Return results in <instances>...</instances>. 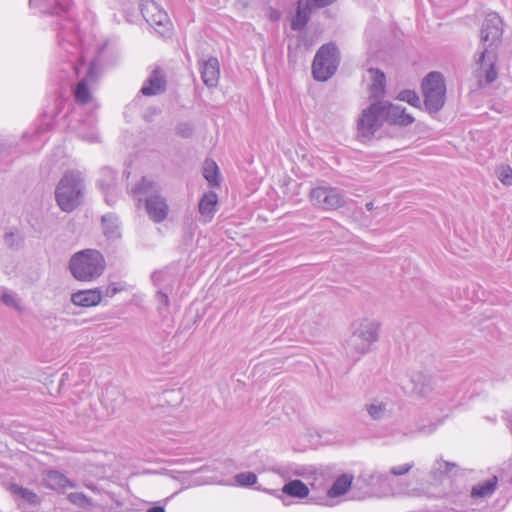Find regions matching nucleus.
<instances>
[{
	"label": "nucleus",
	"mask_w": 512,
	"mask_h": 512,
	"mask_svg": "<svg viewBox=\"0 0 512 512\" xmlns=\"http://www.w3.org/2000/svg\"><path fill=\"white\" fill-rule=\"evenodd\" d=\"M381 323L370 317L356 319L351 325V335L345 342V349L352 357H361L369 353L379 340Z\"/></svg>",
	"instance_id": "1"
},
{
	"label": "nucleus",
	"mask_w": 512,
	"mask_h": 512,
	"mask_svg": "<svg viewBox=\"0 0 512 512\" xmlns=\"http://www.w3.org/2000/svg\"><path fill=\"white\" fill-rule=\"evenodd\" d=\"M105 259L94 249H86L75 253L69 261L72 276L81 282H92L99 278L105 270Z\"/></svg>",
	"instance_id": "2"
},
{
	"label": "nucleus",
	"mask_w": 512,
	"mask_h": 512,
	"mask_svg": "<svg viewBox=\"0 0 512 512\" xmlns=\"http://www.w3.org/2000/svg\"><path fill=\"white\" fill-rule=\"evenodd\" d=\"M83 187V178L79 172H68L61 178L55 196L62 211L70 212L80 204Z\"/></svg>",
	"instance_id": "3"
},
{
	"label": "nucleus",
	"mask_w": 512,
	"mask_h": 512,
	"mask_svg": "<svg viewBox=\"0 0 512 512\" xmlns=\"http://www.w3.org/2000/svg\"><path fill=\"white\" fill-rule=\"evenodd\" d=\"M421 87L427 111L436 113L441 110L446 100L444 76L438 71L430 72L423 78Z\"/></svg>",
	"instance_id": "4"
},
{
	"label": "nucleus",
	"mask_w": 512,
	"mask_h": 512,
	"mask_svg": "<svg viewBox=\"0 0 512 512\" xmlns=\"http://www.w3.org/2000/svg\"><path fill=\"white\" fill-rule=\"evenodd\" d=\"M135 194H147L145 199L146 211L150 219L156 223L164 221L168 215L166 199L157 193V185L151 179L143 177L134 190Z\"/></svg>",
	"instance_id": "5"
},
{
	"label": "nucleus",
	"mask_w": 512,
	"mask_h": 512,
	"mask_svg": "<svg viewBox=\"0 0 512 512\" xmlns=\"http://www.w3.org/2000/svg\"><path fill=\"white\" fill-rule=\"evenodd\" d=\"M339 64L337 47L330 43L323 45L316 53L312 64V73L316 80L326 81L336 71Z\"/></svg>",
	"instance_id": "6"
},
{
	"label": "nucleus",
	"mask_w": 512,
	"mask_h": 512,
	"mask_svg": "<svg viewBox=\"0 0 512 512\" xmlns=\"http://www.w3.org/2000/svg\"><path fill=\"white\" fill-rule=\"evenodd\" d=\"M382 102H375L362 110L357 120V136L362 141L371 137L382 127L384 123Z\"/></svg>",
	"instance_id": "7"
},
{
	"label": "nucleus",
	"mask_w": 512,
	"mask_h": 512,
	"mask_svg": "<svg viewBox=\"0 0 512 512\" xmlns=\"http://www.w3.org/2000/svg\"><path fill=\"white\" fill-rule=\"evenodd\" d=\"M312 205L324 211H332L346 205V196L335 187L317 186L309 194Z\"/></svg>",
	"instance_id": "8"
},
{
	"label": "nucleus",
	"mask_w": 512,
	"mask_h": 512,
	"mask_svg": "<svg viewBox=\"0 0 512 512\" xmlns=\"http://www.w3.org/2000/svg\"><path fill=\"white\" fill-rule=\"evenodd\" d=\"M474 73L481 81L492 83L498 76V57L495 47H482L475 54Z\"/></svg>",
	"instance_id": "9"
},
{
	"label": "nucleus",
	"mask_w": 512,
	"mask_h": 512,
	"mask_svg": "<svg viewBox=\"0 0 512 512\" xmlns=\"http://www.w3.org/2000/svg\"><path fill=\"white\" fill-rule=\"evenodd\" d=\"M99 75V65L96 61L90 62L86 69L85 76L78 82L74 89L75 100L80 104L94 102L92 89L96 84Z\"/></svg>",
	"instance_id": "10"
},
{
	"label": "nucleus",
	"mask_w": 512,
	"mask_h": 512,
	"mask_svg": "<svg viewBox=\"0 0 512 512\" xmlns=\"http://www.w3.org/2000/svg\"><path fill=\"white\" fill-rule=\"evenodd\" d=\"M142 14L146 21L162 36L171 30V22L167 13L153 2H147L142 7Z\"/></svg>",
	"instance_id": "11"
},
{
	"label": "nucleus",
	"mask_w": 512,
	"mask_h": 512,
	"mask_svg": "<svg viewBox=\"0 0 512 512\" xmlns=\"http://www.w3.org/2000/svg\"><path fill=\"white\" fill-rule=\"evenodd\" d=\"M503 33L502 20L496 13H489L486 15L481 32V46L482 47H495L497 49V42L500 40Z\"/></svg>",
	"instance_id": "12"
},
{
	"label": "nucleus",
	"mask_w": 512,
	"mask_h": 512,
	"mask_svg": "<svg viewBox=\"0 0 512 512\" xmlns=\"http://www.w3.org/2000/svg\"><path fill=\"white\" fill-rule=\"evenodd\" d=\"M381 102L385 122L399 126H408L414 122V117L407 113L404 107L386 101Z\"/></svg>",
	"instance_id": "13"
},
{
	"label": "nucleus",
	"mask_w": 512,
	"mask_h": 512,
	"mask_svg": "<svg viewBox=\"0 0 512 512\" xmlns=\"http://www.w3.org/2000/svg\"><path fill=\"white\" fill-rule=\"evenodd\" d=\"M363 82L366 85L371 98L382 97L385 92V74L375 68H368L363 74Z\"/></svg>",
	"instance_id": "14"
},
{
	"label": "nucleus",
	"mask_w": 512,
	"mask_h": 512,
	"mask_svg": "<svg viewBox=\"0 0 512 512\" xmlns=\"http://www.w3.org/2000/svg\"><path fill=\"white\" fill-rule=\"evenodd\" d=\"M103 298L100 289L80 290L71 295V301L74 305L80 307L97 306Z\"/></svg>",
	"instance_id": "15"
},
{
	"label": "nucleus",
	"mask_w": 512,
	"mask_h": 512,
	"mask_svg": "<svg viewBox=\"0 0 512 512\" xmlns=\"http://www.w3.org/2000/svg\"><path fill=\"white\" fill-rule=\"evenodd\" d=\"M201 78L208 87H216L220 78L219 62L216 58L210 57L201 65Z\"/></svg>",
	"instance_id": "16"
},
{
	"label": "nucleus",
	"mask_w": 512,
	"mask_h": 512,
	"mask_svg": "<svg viewBox=\"0 0 512 512\" xmlns=\"http://www.w3.org/2000/svg\"><path fill=\"white\" fill-rule=\"evenodd\" d=\"M365 407L368 415L374 420L386 419L392 412V404L386 399L374 398Z\"/></svg>",
	"instance_id": "17"
},
{
	"label": "nucleus",
	"mask_w": 512,
	"mask_h": 512,
	"mask_svg": "<svg viewBox=\"0 0 512 512\" xmlns=\"http://www.w3.org/2000/svg\"><path fill=\"white\" fill-rule=\"evenodd\" d=\"M218 196L215 192L210 191L203 195L199 202V212L205 222L212 219L217 209Z\"/></svg>",
	"instance_id": "18"
},
{
	"label": "nucleus",
	"mask_w": 512,
	"mask_h": 512,
	"mask_svg": "<svg viewBox=\"0 0 512 512\" xmlns=\"http://www.w3.org/2000/svg\"><path fill=\"white\" fill-rule=\"evenodd\" d=\"M164 88V76L159 70H155L150 75L148 80L143 84L141 92L146 96H152L161 93Z\"/></svg>",
	"instance_id": "19"
},
{
	"label": "nucleus",
	"mask_w": 512,
	"mask_h": 512,
	"mask_svg": "<svg viewBox=\"0 0 512 512\" xmlns=\"http://www.w3.org/2000/svg\"><path fill=\"white\" fill-rule=\"evenodd\" d=\"M102 228L103 233L108 240L114 241L121 237L119 220L113 214H107L102 217Z\"/></svg>",
	"instance_id": "20"
},
{
	"label": "nucleus",
	"mask_w": 512,
	"mask_h": 512,
	"mask_svg": "<svg viewBox=\"0 0 512 512\" xmlns=\"http://www.w3.org/2000/svg\"><path fill=\"white\" fill-rule=\"evenodd\" d=\"M390 482V476L387 473L380 471L373 472L368 480V483L371 487L379 488V496L394 494V492H392L390 489Z\"/></svg>",
	"instance_id": "21"
},
{
	"label": "nucleus",
	"mask_w": 512,
	"mask_h": 512,
	"mask_svg": "<svg viewBox=\"0 0 512 512\" xmlns=\"http://www.w3.org/2000/svg\"><path fill=\"white\" fill-rule=\"evenodd\" d=\"M98 185L102 192L104 193L105 200L108 204H110L111 200L108 198V193H113L115 191V173L110 168H103L100 172V178L98 180Z\"/></svg>",
	"instance_id": "22"
},
{
	"label": "nucleus",
	"mask_w": 512,
	"mask_h": 512,
	"mask_svg": "<svg viewBox=\"0 0 512 512\" xmlns=\"http://www.w3.org/2000/svg\"><path fill=\"white\" fill-rule=\"evenodd\" d=\"M309 16L310 7L308 1L299 0L296 15L291 20V28L293 30L303 29L309 20Z\"/></svg>",
	"instance_id": "23"
},
{
	"label": "nucleus",
	"mask_w": 512,
	"mask_h": 512,
	"mask_svg": "<svg viewBox=\"0 0 512 512\" xmlns=\"http://www.w3.org/2000/svg\"><path fill=\"white\" fill-rule=\"evenodd\" d=\"M309 488L301 480H291L282 487V493L297 499L309 496Z\"/></svg>",
	"instance_id": "24"
},
{
	"label": "nucleus",
	"mask_w": 512,
	"mask_h": 512,
	"mask_svg": "<svg viewBox=\"0 0 512 512\" xmlns=\"http://www.w3.org/2000/svg\"><path fill=\"white\" fill-rule=\"evenodd\" d=\"M154 285L157 289L162 288L164 291L171 292L174 284L176 283V277L168 270H159L151 276Z\"/></svg>",
	"instance_id": "25"
},
{
	"label": "nucleus",
	"mask_w": 512,
	"mask_h": 512,
	"mask_svg": "<svg viewBox=\"0 0 512 512\" xmlns=\"http://www.w3.org/2000/svg\"><path fill=\"white\" fill-rule=\"evenodd\" d=\"M353 477L347 474L339 476L327 492V497L336 498L344 495L351 487Z\"/></svg>",
	"instance_id": "26"
},
{
	"label": "nucleus",
	"mask_w": 512,
	"mask_h": 512,
	"mask_svg": "<svg viewBox=\"0 0 512 512\" xmlns=\"http://www.w3.org/2000/svg\"><path fill=\"white\" fill-rule=\"evenodd\" d=\"M30 6H41L45 13H60L68 9L67 0H46L42 4V0H30Z\"/></svg>",
	"instance_id": "27"
},
{
	"label": "nucleus",
	"mask_w": 512,
	"mask_h": 512,
	"mask_svg": "<svg viewBox=\"0 0 512 512\" xmlns=\"http://www.w3.org/2000/svg\"><path fill=\"white\" fill-rule=\"evenodd\" d=\"M497 485V477L493 476L490 479L475 485L471 491L473 498H486L493 494Z\"/></svg>",
	"instance_id": "28"
},
{
	"label": "nucleus",
	"mask_w": 512,
	"mask_h": 512,
	"mask_svg": "<svg viewBox=\"0 0 512 512\" xmlns=\"http://www.w3.org/2000/svg\"><path fill=\"white\" fill-rule=\"evenodd\" d=\"M203 176L209 186H218L220 183L219 169L215 161L207 159L203 166Z\"/></svg>",
	"instance_id": "29"
},
{
	"label": "nucleus",
	"mask_w": 512,
	"mask_h": 512,
	"mask_svg": "<svg viewBox=\"0 0 512 512\" xmlns=\"http://www.w3.org/2000/svg\"><path fill=\"white\" fill-rule=\"evenodd\" d=\"M11 492L15 497L21 498L30 504H36L38 502L37 495L26 488L17 485H12Z\"/></svg>",
	"instance_id": "30"
},
{
	"label": "nucleus",
	"mask_w": 512,
	"mask_h": 512,
	"mask_svg": "<svg viewBox=\"0 0 512 512\" xmlns=\"http://www.w3.org/2000/svg\"><path fill=\"white\" fill-rule=\"evenodd\" d=\"M495 174L498 180L505 186H512V168L510 165L501 164L496 170Z\"/></svg>",
	"instance_id": "31"
},
{
	"label": "nucleus",
	"mask_w": 512,
	"mask_h": 512,
	"mask_svg": "<svg viewBox=\"0 0 512 512\" xmlns=\"http://www.w3.org/2000/svg\"><path fill=\"white\" fill-rule=\"evenodd\" d=\"M169 291H164L162 288L157 289L155 299L157 302V311L163 315L169 308Z\"/></svg>",
	"instance_id": "32"
},
{
	"label": "nucleus",
	"mask_w": 512,
	"mask_h": 512,
	"mask_svg": "<svg viewBox=\"0 0 512 512\" xmlns=\"http://www.w3.org/2000/svg\"><path fill=\"white\" fill-rule=\"evenodd\" d=\"M0 299L4 305L12 307L19 312L23 311V307L21 305L20 300L14 294L4 290H0Z\"/></svg>",
	"instance_id": "33"
},
{
	"label": "nucleus",
	"mask_w": 512,
	"mask_h": 512,
	"mask_svg": "<svg viewBox=\"0 0 512 512\" xmlns=\"http://www.w3.org/2000/svg\"><path fill=\"white\" fill-rule=\"evenodd\" d=\"M397 99H399L400 101L407 102L408 104L414 107H420L421 104L419 95L412 90H403L399 92Z\"/></svg>",
	"instance_id": "34"
},
{
	"label": "nucleus",
	"mask_w": 512,
	"mask_h": 512,
	"mask_svg": "<svg viewBox=\"0 0 512 512\" xmlns=\"http://www.w3.org/2000/svg\"><path fill=\"white\" fill-rule=\"evenodd\" d=\"M48 480L51 482V486L53 487H72L70 481L64 475L56 471H51L48 473Z\"/></svg>",
	"instance_id": "35"
},
{
	"label": "nucleus",
	"mask_w": 512,
	"mask_h": 512,
	"mask_svg": "<svg viewBox=\"0 0 512 512\" xmlns=\"http://www.w3.org/2000/svg\"><path fill=\"white\" fill-rule=\"evenodd\" d=\"M235 480L240 486H251L257 482V476L253 472H243L237 474Z\"/></svg>",
	"instance_id": "36"
},
{
	"label": "nucleus",
	"mask_w": 512,
	"mask_h": 512,
	"mask_svg": "<svg viewBox=\"0 0 512 512\" xmlns=\"http://www.w3.org/2000/svg\"><path fill=\"white\" fill-rule=\"evenodd\" d=\"M455 465L444 460H437L433 466L436 473L445 474L449 473Z\"/></svg>",
	"instance_id": "37"
},
{
	"label": "nucleus",
	"mask_w": 512,
	"mask_h": 512,
	"mask_svg": "<svg viewBox=\"0 0 512 512\" xmlns=\"http://www.w3.org/2000/svg\"><path fill=\"white\" fill-rule=\"evenodd\" d=\"M124 290V286L119 283H111L109 284L104 291H102L103 297H113L117 293Z\"/></svg>",
	"instance_id": "38"
},
{
	"label": "nucleus",
	"mask_w": 512,
	"mask_h": 512,
	"mask_svg": "<svg viewBox=\"0 0 512 512\" xmlns=\"http://www.w3.org/2000/svg\"><path fill=\"white\" fill-rule=\"evenodd\" d=\"M413 467L412 463H404L401 465L394 466L390 469V473L395 476L404 475L409 472Z\"/></svg>",
	"instance_id": "39"
},
{
	"label": "nucleus",
	"mask_w": 512,
	"mask_h": 512,
	"mask_svg": "<svg viewBox=\"0 0 512 512\" xmlns=\"http://www.w3.org/2000/svg\"><path fill=\"white\" fill-rule=\"evenodd\" d=\"M220 482L216 481L214 478H200L197 477L193 479L191 485L192 486H200V485H209V484H219Z\"/></svg>",
	"instance_id": "40"
},
{
	"label": "nucleus",
	"mask_w": 512,
	"mask_h": 512,
	"mask_svg": "<svg viewBox=\"0 0 512 512\" xmlns=\"http://www.w3.org/2000/svg\"><path fill=\"white\" fill-rule=\"evenodd\" d=\"M69 500L74 504L84 505L86 502V497L81 493H71L69 495Z\"/></svg>",
	"instance_id": "41"
},
{
	"label": "nucleus",
	"mask_w": 512,
	"mask_h": 512,
	"mask_svg": "<svg viewBox=\"0 0 512 512\" xmlns=\"http://www.w3.org/2000/svg\"><path fill=\"white\" fill-rule=\"evenodd\" d=\"M307 503L310 504H316V505H328V498L327 497H310L307 501Z\"/></svg>",
	"instance_id": "42"
},
{
	"label": "nucleus",
	"mask_w": 512,
	"mask_h": 512,
	"mask_svg": "<svg viewBox=\"0 0 512 512\" xmlns=\"http://www.w3.org/2000/svg\"><path fill=\"white\" fill-rule=\"evenodd\" d=\"M81 137L87 140L88 142H97L99 141L100 137L96 132H91L90 134H81Z\"/></svg>",
	"instance_id": "43"
},
{
	"label": "nucleus",
	"mask_w": 512,
	"mask_h": 512,
	"mask_svg": "<svg viewBox=\"0 0 512 512\" xmlns=\"http://www.w3.org/2000/svg\"><path fill=\"white\" fill-rule=\"evenodd\" d=\"M148 512H165L164 507L154 506L148 509Z\"/></svg>",
	"instance_id": "44"
},
{
	"label": "nucleus",
	"mask_w": 512,
	"mask_h": 512,
	"mask_svg": "<svg viewBox=\"0 0 512 512\" xmlns=\"http://www.w3.org/2000/svg\"><path fill=\"white\" fill-rule=\"evenodd\" d=\"M83 67H84V64H83V63H80L79 65H77V66L75 67V72H76V74H77L78 76L80 75V73H81V71H82Z\"/></svg>",
	"instance_id": "45"
},
{
	"label": "nucleus",
	"mask_w": 512,
	"mask_h": 512,
	"mask_svg": "<svg viewBox=\"0 0 512 512\" xmlns=\"http://www.w3.org/2000/svg\"><path fill=\"white\" fill-rule=\"evenodd\" d=\"M373 207H374L373 202H368V203L366 204V209H367L368 211H371V210L373 209Z\"/></svg>",
	"instance_id": "46"
}]
</instances>
